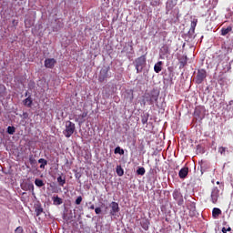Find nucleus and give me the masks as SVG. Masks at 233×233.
<instances>
[{"label": "nucleus", "mask_w": 233, "mask_h": 233, "mask_svg": "<svg viewBox=\"0 0 233 233\" xmlns=\"http://www.w3.org/2000/svg\"><path fill=\"white\" fill-rule=\"evenodd\" d=\"M143 97L142 106H147V105H154L159 99V91L157 89H152L149 93H146Z\"/></svg>", "instance_id": "f257e3e1"}, {"label": "nucleus", "mask_w": 233, "mask_h": 233, "mask_svg": "<svg viewBox=\"0 0 233 233\" xmlns=\"http://www.w3.org/2000/svg\"><path fill=\"white\" fill-rule=\"evenodd\" d=\"M76 132V124L72 121H66V128L63 131V134L66 137H72V135Z\"/></svg>", "instance_id": "f03ea898"}, {"label": "nucleus", "mask_w": 233, "mask_h": 233, "mask_svg": "<svg viewBox=\"0 0 233 233\" xmlns=\"http://www.w3.org/2000/svg\"><path fill=\"white\" fill-rule=\"evenodd\" d=\"M137 74L143 72V66L147 65V56H141L135 60Z\"/></svg>", "instance_id": "7ed1b4c3"}, {"label": "nucleus", "mask_w": 233, "mask_h": 233, "mask_svg": "<svg viewBox=\"0 0 233 233\" xmlns=\"http://www.w3.org/2000/svg\"><path fill=\"white\" fill-rule=\"evenodd\" d=\"M207 114V109H205L204 106H198L195 108L194 111V117L201 121L205 118V116Z\"/></svg>", "instance_id": "20e7f679"}, {"label": "nucleus", "mask_w": 233, "mask_h": 233, "mask_svg": "<svg viewBox=\"0 0 233 233\" xmlns=\"http://www.w3.org/2000/svg\"><path fill=\"white\" fill-rule=\"evenodd\" d=\"M207 79V70L205 69H198L197 76H196V83L197 85H201L203 81Z\"/></svg>", "instance_id": "39448f33"}, {"label": "nucleus", "mask_w": 233, "mask_h": 233, "mask_svg": "<svg viewBox=\"0 0 233 233\" xmlns=\"http://www.w3.org/2000/svg\"><path fill=\"white\" fill-rule=\"evenodd\" d=\"M110 71V66L103 67L100 70L99 76H98V81L99 83H103L105 80L108 78V72Z\"/></svg>", "instance_id": "423d86ee"}, {"label": "nucleus", "mask_w": 233, "mask_h": 233, "mask_svg": "<svg viewBox=\"0 0 233 233\" xmlns=\"http://www.w3.org/2000/svg\"><path fill=\"white\" fill-rule=\"evenodd\" d=\"M173 199H175V201H177V205H179V206L183 205V203H184L183 194H181L180 189H175L173 191Z\"/></svg>", "instance_id": "0eeeda50"}, {"label": "nucleus", "mask_w": 233, "mask_h": 233, "mask_svg": "<svg viewBox=\"0 0 233 233\" xmlns=\"http://www.w3.org/2000/svg\"><path fill=\"white\" fill-rule=\"evenodd\" d=\"M187 209L189 210L188 215L190 218H196V216H198V210H196V202H190L187 205Z\"/></svg>", "instance_id": "6e6552de"}, {"label": "nucleus", "mask_w": 233, "mask_h": 233, "mask_svg": "<svg viewBox=\"0 0 233 233\" xmlns=\"http://www.w3.org/2000/svg\"><path fill=\"white\" fill-rule=\"evenodd\" d=\"M218 198H219V188H218V187H215L211 191V201L214 205L218 203Z\"/></svg>", "instance_id": "1a4fd4ad"}, {"label": "nucleus", "mask_w": 233, "mask_h": 233, "mask_svg": "<svg viewBox=\"0 0 233 233\" xmlns=\"http://www.w3.org/2000/svg\"><path fill=\"white\" fill-rule=\"evenodd\" d=\"M57 61L55 58H46L45 60L46 68H54Z\"/></svg>", "instance_id": "9d476101"}, {"label": "nucleus", "mask_w": 233, "mask_h": 233, "mask_svg": "<svg viewBox=\"0 0 233 233\" xmlns=\"http://www.w3.org/2000/svg\"><path fill=\"white\" fill-rule=\"evenodd\" d=\"M110 207H111L110 215L116 216V214L119 212V204L117 202H111Z\"/></svg>", "instance_id": "9b49d317"}, {"label": "nucleus", "mask_w": 233, "mask_h": 233, "mask_svg": "<svg viewBox=\"0 0 233 233\" xmlns=\"http://www.w3.org/2000/svg\"><path fill=\"white\" fill-rule=\"evenodd\" d=\"M140 227H142V228L144 230H148L149 227H150V220H148V218H142L140 220Z\"/></svg>", "instance_id": "f8f14e48"}, {"label": "nucleus", "mask_w": 233, "mask_h": 233, "mask_svg": "<svg viewBox=\"0 0 233 233\" xmlns=\"http://www.w3.org/2000/svg\"><path fill=\"white\" fill-rule=\"evenodd\" d=\"M187 176H188V167H182L178 172V177H180V179H185V177H187Z\"/></svg>", "instance_id": "ddd939ff"}, {"label": "nucleus", "mask_w": 233, "mask_h": 233, "mask_svg": "<svg viewBox=\"0 0 233 233\" xmlns=\"http://www.w3.org/2000/svg\"><path fill=\"white\" fill-rule=\"evenodd\" d=\"M86 116H88V112H84L83 114L78 115V116L75 118V121L76 123H79V125H83V123H85V117H86Z\"/></svg>", "instance_id": "4468645a"}, {"label": "nucleus", "mask_w": 233, "mask_h": 233, "mask_svg": "<svg viewBox=\"0 0 233 233\" xmlns=\"http://www.w3.org/2000/svg\"><path fill=\"white\" fill-rule=\"evenodd\" d=\"M163 62L162 61H158L155 66H154V71L156 72V74H159V72H161V70H163Z\"/></svg>", "instance_id": "2eb2a0df"}, {"label": "nucleus", "mask_w": 233, "mask_h": 233, "mask_svg": "<svg viewBox=\"0 0 233 233\" xmlns=\"http://www.w3.org/2000/svg\"><path fill=\"white\" fill-rule=\"evenodd\" d=\"M212 216L214 219H218V218L221 216V209H219L218 208H214L212 210Z\"/></svg>", "instance_id": "dca6fc26"}, {"label": "nucleus", "mask_w": 233, "mask_h": 233, "mask_svg": "<svg viewBox=\"0 0 233 233\" xmlns=\"http://www.w3.org/2000/svg\"><path fill=\"white\" fill-rule=\"evenodd\" d=\"M25 106H27L28 108H32V104L34 103V100L31 96H28L23 101Z\"/></svg>", "instance_id": "f3484780"}, {"label": "nucleus", "mask_w": 233, "mask_h": 233, "mask_svg": "<svg viewBox=\"0 0 233 233\" xmlns=\"http://www.w3.org/2000/svg\"><path fill=\"white\" fill-rule=\"evenodd\" d=\"M196 26H198V19L191 22L189 34H194V32H196Z\"/></svg>", "instance_id": "a211bd4d"}, {"label": "nucleus", "mask_w": 233, "mask_h": 233, "mask_svg": "<svg viewBox=\"0 0 233 233\" xmlns=\"http://www.w3.org/2000/svg\"><path fill=\"white\" fill-rule=\"evenodd\" d=\"M53 205H63V198H59L58 196L53 197Z\"/></svg>", "instance_id": "6ab92c4d"}, {"label": "nucleus", "mask_w": 233, "mask_h": 233, "mask_svg": "<svg viewBox=\"0 0 233 233\" xmlns=\"http://www.w3.org/2000/svg\"><path fill=\"white\" fill-rule=\"evenodd\" d=\"M148 117H149L148 113H144L143 115H141L142 124L147 125L148 124Z\"/></svg>", "instance_id": "aec40b11"}, {"label": "nucleus", "mask_w": 233, "mask_h": 233, "mask_svg": "<svg viewBox=\"0 0 233 233\" xmlns=\"http://www.w3.org/2000/svg\"><path fill=\"white\" fill-rule=\"evenodd\" d=\"M56 179L60 187H65V184L66 183V178L65 177L59 176Z\"/></svg>", "instance_id": "412c9836"}, {"label": "nucleus", "mask_w": 233, "mask_h": 233, "mask_svg": "<svg viewBox=\"0 0 233 233\" xmlns=\"http://www.w3.org/2000/svg\"><path fill=\"white\" fill-rule=\"evenodd\" d=\"M227 152H228V148L225 147H218V154L221 156H227Z\"/></svg>", "instance_id": "4be33fe9"}, {"label": "nucleus", "mask_w": 233, "mask_h": 233, "mask_svg": "<svg viewBox=\"0 0 233 233\" xmlns=\"http://www.w3.org/2000/svg\"><path fill=\"white\" fill-rule=\"evenodd\" d=\"M38 163H40V168H45V167H46V165H48V161L45 158H40L38 159Z\"/></svg>", "instance_id": "5701e85b"}, {"label": "nucleus", "mask_w": 233, "mask_h": 233, "mask_svg": "<svg viewBox=\"0 0 233 233\" xmlns=\"http://www.w3.org/2000/svg\"><path fill=\"white\" fill-rule=\"evenodd\" d=\"M35 212L36 214V216H41V214H43V207H41V205H37L35 207Z\"/></svg>", "instance_id": "b1692460"}, {"label": "nucleus", "mask_w": 233, "mask_h": 233, "mask_svg": "<svg viewBox=\"0 0 233 233\" xmlns=\"http://www.w3.org/2000/svg\"><path fill=\"white\" fill-rule=\"evenodd\" d=\"M7 134H9L10 136H14V134H15V127L9 126L7 127Z\"/></svg>", "instance_id": "393cba45"}, {"label": "nucleus", "mask_w": 233, "mask_h": 233, "mask_svg": "<svg viewBox=\"0 0 233 233\" xmlns=\"http://www.w3.org/2000/svg\"><path fill=\"white\" fill-rule=\"evenodd\" d=\"M228 32H232V27L228 26L227 28H222L221 29V35H227Z\"/></svg>", "instance_id": "a878e982"}, {"label": "nucleus", "mask_w": 233, "mask_h": 233, "mask_svg": "<svg viewBox=\"0 0 233 233\" xmlns=\"http://www.w3.org/2000/svg\"><path fill=\"white\" fill-rule=\"evenodd\" d=\"M116 174L120 177H121V176H123L125 174V170L123 169V167H121V166L116 167Z\"/></svg>", "instance_id": "bb28decb"}, {"label": "nucleus", "mask_w": 233, "mask_h": 233, "mask_svg": "<svg viewBox=\"0 0 233 233\" xmlns=\"http://www.w3.org/2000/svg\"><path fill=\"white\" fill-rule=\"evenodd\" d=\"M35 185L36 186V187H45V182H43V180L42 179H39V178H36L35 180Z\"/></svg>", "instance_id": "cd10ccee"}, {"label": "nucleus", "mask_w": 233, "mask_h": 233, "mask_svg": "<svg viewBox=\"0 0 233 233\" xmlns=\"http://www.w3.org/2000/svg\"><path fill=\"white\" fill-rule=\"evenodd\" d=\"M115 154H120V156H123V154H125V150H123L120 147H116L115 148Z\"/></svg>", "instance_id": "c85d7f7f"}, {"label": "nucleus", "mask_w": 233, "mask_h": 233, "mask_svg": "<svg viewBox=\"0 0 233 233\" xmlns=\"http://www.w3.org/2000/svg\"><path fill=\"white\" fill-rule=\"evenodd\" d=\"M145 172H147L145 170V167H138V169L137 170V176H145Z\"/></svg>", "instance_id": "c756f323"}, {"label": "nucleus", "mask_w": 233, "mask_h": 233, "mask_svg": "<svg viewBox=\"0 0 233 233\" xmlns=\"http://www.w3.org/2000/svg\"><path fill=\"white\" fill-rule=\"evenodd\" d=\"M15 233H25L23 227L19 226L15 228Z\"/></svg>", "instance_id": "7c9ffc66"}, {"label": "nucleus", "mask_w": 233, "mask_h": 233, "mask_svg": "<svg viewBox=\"0 0 233 233\" xmlns=\"http://www.w3.org/2000/svg\"><path fill=\"white\" fill-rule=\"evenodd\" d=\"M83 201V197L79 196L77 197V198L76 199L75 203L76 205H81V202Z\"/></svg>", "instance_id": "2f4dec72"}, {"label": "nucleus", "mask_w": 233, "mask_h": 233, "mask_svg": "<svg viewBox=\"0 0 233 233\" xmlns=\"http://www.w3.org/2000/svg\"><path fill=\"white\" fill-rule=\"evenodd\" d=\"M187 56H185L184 58L181 59L180 65L182 66H185V65H187Z\"/></svg>", "instance_id": "473e14b6"}, {"label": "nucleus", "mask_w": 233, "mask_h": 233, "mask_svg": "<svg viewBox=\"0 0 233 233\" xmlns=\"http://www.w3.org/2000/svg\"><path fill=\"white\" fill-rule=\"evenodd\" d=\"M95 212L96 214H101V208H96Z\"/></svg>", "instance_id": "72a5a7b5"}, {"label": "nucleus", "mask_w": 233, "mask_h": 233, "mask_svg": "<svg viewBox=\"0 0 233 233\" xmlns=\"http://www.w3.org/2000/svg\"><path fill=\"white\" fill-rule=\"evenodd\" d=\"M28 188H32V190H34V184H29Z\"/></svg>", "instance_id": "f704fd0d"}, {"label": "nucleus", "mask_w": 233, "mask_h": 233, "mask_svg": "<svg viewBox=\"0 0 233 233\" xmlns=\"http://www.w3.org/2000/svg\"><path fill=\"white\" fill-rule=\"evenodd\" d=\"M23 116H24L25 119H26V117H28V113H23Z\"/></svg>", "instance_id": "c9c22d12"}, {"label": "nucleus", "mask_w": 233, "mask_h": 233, "mask_svg": "<svg viewBox=\"0 0 233 233\" xmlns=\"http://www.w3.org/2000/svg\"><path fill=\"white\" fill-rule=\"evenodd\" d=\"M89 208H90V210H94V208H96V206H94V204H92Z\"/></svg>", "instance_id": "e433bc0d"}, {"label": "nucleus", "mask_w": 233, "mask_h": 233, "mask_svg": "<svg viewBox=\"0 0 233 233\" xmlns=\"http://www.w3.org/2000/svg\"><path fill=\"white\" fill-rule=\"evenodd\" d=\"M226 230H227V232H230V230H232V228H228Z\"/></svg>", "instance_id": "4c0bfd02"}, {"label": "nucleus", "mask_w": 233, "mask_h": 233, "mask_svg": "<svg viewBox=\"0 0 233 233\" xmlns=\"http://www.w3.org/2000/svg\"><path fill=\"white\" fill-rule=\"evenodd\" d=\"M223 233H227V229L225 228H222Z\"/></svg>", "instance_id": "58836bf2"}, {"label": "nucleus", "mask_w": 233, "mask_h": 233, "mask_svg": "<svg viewBox=\"0 0 233 233\" xmlns=\"http://www.w3.org/2000/svg\"><path fill=\"white\" fill-rule=\"evenodd\" d=\"M166 52H168V48L167 47H166Z\"/></svg>", "instance_id": "ea45409f"}, {"label": "nucleus", "mask_w": 233, "mask_h": 233, "mask_svg": "<svg viewBox=\"0 0 233 233\" xmlns=\"http://www.w3.org/2000/svg\"><path fill=\"white\" fill-rule=\"evenodd\" d=\"M217 185H219V181L217 182Z\"/></svg>", "instance_id": "a19ab883"}, {"label": "nucleus", "mask_w": 233, "mask_h": 233, "mask_svg": "<svg viewBox=\"0 0 233 233\" xmlns=\"http://www.w3.org/2000/svg\"><path fill=\"white\" fill-rule=\"evenodd\" d=\"M23 188V190H26V188H25V187H22Z\"/></svg>", "instance_id": "79ce46f5"}]
</instances>
